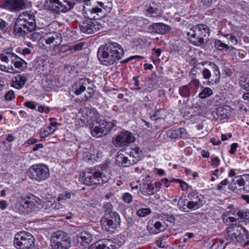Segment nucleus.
Here are the masks:
<instances>
[{
  "label": "nucleus",
  "instance_id": "f257e3e1",
  "mask_svg": "<svg viewBox=\"0 0 249 249\" xmlns=\"http://www.w3.org/2000/svg\"><path fill=\"white\" fill-rule=\"evenodd\" d=\"M79 124L82 126H89L91 135L99 138L107 135L115 125L117 122L113 120L107 122L99 121L100 114L93 107H83L79 111Z\"/></svg>",
  "mask_w": 249,
  "mask_h": 249
},
{
  "label": "nucleus",
  "instance_id": "f03ea898",
  "mask_svg": "<svg viewBox=\"0 0 249 249\" xmlns=\"http://www.w3.org/2000/svg\"><path fill=\"white\" fill-rule=\"evenodd\" d=\"M79 4L83 7L82 14L85 18L79 23L81 32L90 34L99 31L102 27V24L92 19L102 17L103 10L97 7L90 8V0H79Z\"/></svg>",
  "mask_w": 249,
  "mask_h": 249
},
{
  "label": "nucleus",
  "instance_id": "7ed1b4c3",
  "mask_svg": "<svg viewBox=\"0 0 249 249\" xmlns=\"http://www.w3.org/2000/svg\"><path fill=\"white\" fill-rule=\"evenodd\" d=\"M124 51L121 45L116 42H110L101 46L97 52L99 60L104 65L114 64L122 58Z\"/></svg>",
  "mask_w": 249,
  "mask_h": 249
},
{
  "label": "nucleus",
  "instance_id": "20e7f679",
  "mask_svg": "<svg viewBox=\"0 0 249 249\" xmlns=\"http://www.w3.org/2000/svg\"><path fill=\"white\" fill-rule=\"evenodd\" d=\"M36 29L34 14L25 11L20 14L16 20L13 30L14 33L18 36L32 32Z\"/></svg>",
  "mask_w": 249,
  "mask_h": 249
},
{
  "label": "nucleus",
  "instance_id": "39448f33",
  "mask_svg": "<svg viewBox=\"0 0 249 249\" xmlns=\"http://www.w3.org/2000/svg\"><path fill=\"white\" fill-rule=\"evenodd\" d=\"M80 176H82L84 183L88 185L93 184L102 185L107 182L110 178L108 167L106 164L100 165L93 173H83Z\"/></svg>",
  "mask_w": 249,
  "mask_h": 249
},
{
  "label": "nucleus",
  "instance_id": "423d86ee",
  "mask_svg": "<svg viewBox=\"0 0 249 249\" xmlns=\"http://www.w3.org/2000/svg\"><path fill=\"white\" fill-rule=\"evenodd\" d=\"M41 199L34 195L22 196L15 206V211L21 214L30 213L41 204Z\"/></svg>",
  "mask_w": 249,
  "mask_h": 249
},
{
  "label": "nucleus",
  "instance_id": "0eeeda50",
  "mask_svg": "<svg viewBox=\"0 0 249 249\" xmlns=\"http://www.w3.org/2000/svg\"><path fill=\"white\" fill-rule=\"evenodd\" d=\"M210 29L205 24H199L192 27L187 35L189 40L194 45L200 46L202 44L207 37L209 36Z\"/></svg>",
  "mask_w": 249,
  "mask_h": 249
},
{
  "label": "nucleus",
  "instance_id": "6e6552de",
  "mask_svg": "<svg viewBox=\"0 0 249 249\" xmlns=\"http://www.w3.org/2000/svg\"><path fill=\"white\" fill-rule=\"evenodd\" d=\"M79 155L83 160L90 163L97 161L102 156L98 147H95L89 143H81L79 146Z\"/></svg>",
  "mask_w": 249,
  "mask_h": 249
},
{
  "label": "nucleus",
  "instance_id": "1a4fd4ad",
  "mask_svg": "<svg viewBox=\"0 0 249 249\" xmlns=\"http://www.w3.org/2000/svg\"><path fill=\"white\" fill-rule=\"evenodd\" d=\"M26 173L29 178L37 182L45 180L50 177L48 166L43 163L32 165L28 168Z\"/></svg>",
  "mask_w": 249,
  "mask_h": 249
},
{
  "label": "nucleus",
  "instance_id": "9d476101",
  "mask_svg": "<svg viewBox=\"0 0 249 249\" xmlns=\"http://www.w3.org/2000/svg\"><path fill=\"white\" fill-rule=\"evenodd\" d=\"M227 235L226 240L227 243L234 240L242 242L245 239L249 238L248 231L243 227L239 225H231L229 226L227 231Z\"/></svg>",
  "mask_w": 249,
  "mask_h": 249
},
{
  "label": "nucleus",
  "instance_id": "9b49d317",
  "mask_svg": "<svg viewBox=\"0 0 249 249\" xmlns=\"http://www.w3.org/2000/svg\"><path fill=\"white\" fill-rule=\"evenodd\" d=\"M35 239L29 232L20 231L15 235L14 244L18 249H30L35 244Z\"/></svg>",
  "mask_w": 249,
  "mask_h": 249
},
{
  "label": "nucleus",
  "instance_id": "f8f14e48",
  "mask_svg": "<svg viewBox=\"0 0 249 249\" xmlns=\"http://www.w3.org/2000/svg\"><path fill=\"white\" fill-rule=\"evenodd\" d=\"M68 233L61 231L54 232L51 236V246L53 249H68L70 246Z\"/></svg>",
  "mask_w": 249,
  "mask_h": 249
},
{
  "label": "nucleus",
  "instance_id": "ddd939ff",
  "mask_svg": "<svg viewBox=\"0 0 249 249\" xmlns=\"http://www.w3.org/2000/svg\"><path fill=\"white\" fill-rule=\"evenodd\" d=\"M73 1L68 0H46L45 5L56 13L66 12L75 4Z\"/></svg>",
  "mask_w": 249,
  "mask_h": 249
},
{
  "label": "nucleus",
  "instance_id": "4468645a",
  "mask_svg": "<svg viewBox=\"0 0 249 249\" xmlns=\"http://www.w3.org/2000/svg\"><path fill=\"white\" fill-rule=\"evenodd\" d=\"M121 218L117 212L104 215L101 220V225L103 229L107 231L113 232L120 227Z\"/></svg>",
  "mask_w": 249,
  "mask_h": 249
},
{
  "label": "nucleus",
  "instance_id": "2eb2a0df",
  "mask_svg": "<svg viewBox=\"0 0 249 249\" xmlns=\"http://www.w3.org/2000/svg\"><path fill=\"white\" fill-rule=\"evenodd\" d=\"M0 60L8 63L11 61L15 68L23 71L27 67V63L21 58L11 52H5L0 54Z\"/></svg>",
  "mask_w": 249,
  "mask_h": 249
},
{
  "label": "nucleus",
  "instance_id": "dca6fc26",
  "mask_svg": "<svg viewBox=\"0 0 249 249\" xmlns=\"http://www.w3.org/2000/svg\"><path fill=\"white\" fill-rule=\"evenodd\" d=\"M211 69L204 68L202 73L203 78L207 80L209 85L216 84L219 82L220 71L219 67L213 63H210Z\"/></svg>",
  "mask_w": 249,
  "mask_h": 249
},
{
  "label": "nucleus",
  "instance_id": "f3484780",
  "mask_svg": "<svg viewBox=\"0 0 249 249\" xmlns=\"http://www.w3.org/2000/svg\"><path fill=\"white\" fill-rule=\"evenodd\" d=\"M62 41L61 34L56 32L46 33L41 38V43L44 46L48 45L53 48L59 46Z\"/></svg>",
  "mask_w": 249,
  "mask_h": 249
},
{
  "label": "nucleus",
  "instance_id": "a211bd4d",
  "mask_svg": "<svg viewBox=\"0 0 249 249\" xmlns=\"http://www.w3.org/2000/svg\"><path fill=\"white\" fill-rule=\"evenodd\" d=\"M135 140V138L133 135L126 131L121 132L116 137L113 138L112 143L116 147H121L133 142Z\"/></svg>",
  "mask_w": 249,
  "mask_h": 249
},
{
  "label": "nucleus",
  "instance_id": "6ab92c4d",
  "mask_svg": "<svg viewBox=\"0 0 249 249\" xmlns=\"http://www.w3.org/2000/svg\"><path fill=\"white\" fill-rule=\"evenodd\" d=\"M189 201L187 203V207L190 209H197L203 204V196L196 191L191 192L189 195Z\"/></svg>",
  "mask_w": 249,
  "mask_h": 249
},
{
  "label": "nucleus",
  "instance_id": "aec40b11",
  "mask_svg": "<svg viewBox=\"0 0 249 249\" xmlns=\"http://www.w3.org/2000/svg\"><path fill=\"white\" fill-rule=\"evenodd\" d=\"M115 161L119 166L122 167H128L134 164V160L130 159L124 149H122L118 152L115 157Z\"/></svg>",
  "mask_w": 249,
  "mask_h": 249
},
{
  "label": "nucleus",
  "instance_id": "412c9836",
  "mask_svg": "<svg viewBox=\"0 0 249 249\" xmlns=\"http://www.w3.org/2000/svg\"><path fill=\"white\" fill-rule=\"evenodd\" d=\"M166 228V225L162 220L153 219L148 223L147 229L148 231L151 234H157L164 231Z\"/></svg>",
  "mask_w": 249,
  "mask_h": 249
},
{
  "label": "nucleus",
  "instance_id": "4be33fe9",
  "mask_svg": "<svg viewBox=\"0 0 249 249\" xmlns=\"http://www.w3.org/2000/svg\"><path fill=\"white\" fill-rule=\"evenodd\" d=\"M24 6L23 0H5L0 4L1 7L11 11L22 9Z\"/></svg>",
  "mask_w": 249,
  "mask_h": 249
},
{
  "label": "nucleus",
  "instance_id": "5701e85b",
  "mask_svg": "<svg viewBox=\"0 0 249 249\" xmlns=\"http://www.w3.org/2000/svg\"><path fill=\"white\" fill-rule=\"evenodd\" d=\"M160 189V184L155 182L142 184L140 187V191L143 195L148 196L154 195Z\"/></svg>",
  "mask_w": 249,
  "mask_h": 249
},
{
  "label": "nucleus",
  "instance_id": "b1692460",
  "mask_svg": "<svg viewBox=\"0 0 249 249\" xmlns=\"http://www.w3.org/2000/svg\"><path fill=\"white\" fill-rule=\"evenodd\" d=\"M148 29L150 33L163 35L168 33L171 27L163 23H156L149 25Z\"/></svg>",
  "mask_w": 249,
  "mask_h": 249
},
{
  "label": "nucleus",
  "instance_id": "393cba45",
  "mask_svg": "<svg viewBox=\"0 0 249 249\" xmlns=\"http://www.w3.org/2000/svg\"><path fill=\"white\" fill-rule=\"evenodd\" d=\"M115 244L113 240L105 239L97 242L88 249H115Z\"/></svg>",
  "mask_w": 249,
  "mask_h": 249
},
{
  "label": "nucleus",
  "instance_id": "a878e982",
  "mask_svg": "<svg viewBox=\"0 0 249 249\" xmlns=\"http://www.w3.org/2000/svg\"><path fill=\"white\" fill-rule=\"evenodd\" d=\"M133 43L137 49H142L148 47L152 43V39L145 36H140L135 38Z\"/></svg>",
  "mask_w": 249,
  "mask_h": 249
},
{
  "label": "nucleus",
  "instance_id": "bb28decb",
  "mask_svg": "<svg viewBox=\"0 0 249 249\" xmlns=\"http://www.w3.org/2000/svg\"><path fill=\"white\" fill-rule=\"evenodd\" d=\"M92 240V235L89 231H83L79 235V243L82 247L81 249H88V246Z\"/></svg>",
  "mask_w": 249,
  "mask_h": 249
},
{
  "label": "nucleus",
  "instance_id": "cd10ccee",
  "mask_svg": "<svg viewBox=\"0 0 249 249\" xmlns=\"http://www.w3.org/2000/svg\"><path fill=\"white\" fill-rule=\"evenodd\" d=\"M91 81L89 78H82L79 80V94L85 91L86 89L88 90L89 95H86L87 98L91 96L92 88Z\"/></svg>",
  "mask_w": 249,
  "mask_h": 249
},
{
  "label": "nucleus",
  "instance_id": "c85d7f7f",
  "mask_svg": "<svg viewBox=\"0 0 249 249\" xmlns=\"http://www.w3.org/2000/svg\"><path fill=\"white\" fill-rule=\"evenodd\" d=\"M27 81L26 74H18L11 80V86L18 89H21Z\"/></svg>",
  "mask_w": 249,
  "mask_h": 249
},
{
  "label": "nucleus",
  "instance_id": "c756f323",
  "mask_svg": "<svg viewBox=\"0 0 249 249\" xmlns=\"http://www.w3.org/2000/svg\"><path fill=\"white\" fill-rule=\"evenodd\" d=\"M124 150L125 151L126 154L129 157L130 159H131L132 160H134V164L139 160L142 153V150L137 146H135L134 148H126Z\"/></svg>",
  "mask_w": 249,
  "mask_h": 249
},
{
  "label": "nucleus",
  "instance_id": "7c9ffc66",
  "mask_svg": "<svg viewBox=\"0 0 249 249\" xmlns=\"http://www.w3.org/2000/svg\"><path fill=\"white\" fill-rule=\"evenodd\" d=\"M98 6L92 8H99L102 10V16L106 15V13H109L112 8V0H102L101 1L97 2Z\"/></svg>",
  "mask_w": 249,
  "mask_h": 249
},
{
  "label": "nucleus",
  "instance_id": "2f4dec72",
  "mask_svg": "<svg viewBox=\"0 0 249 249\" xmlns=\"http://www.w3.org/2000/svg\"><path fill=\"white\" fill-rule=\"evenodd\" d=\"M169 137L171 139L184 138L187 137L186 129L179 128L175 130H169L167 133Z\"/></svg>",
  "mask_w": 249,
  "mask_h": 249
},
{
  "label": "nucleus",
  "instance_id": "473e14b6",
  "mask_svg": "<svg viewBox=\"0 0 249 249\" xmlns=\"http://www.w3.org/2000/svg\"><path fill=\"white\" fill-rule=\"evenodd\" d=\"M162 13V9L156 7L154 3L150 4L146 6L145 9V15L148 17H160Z\"/></svg>",
  "mask_w": 249,
  "mask_h": 249
},
{
  "label": "nucleus",
  "instance_id": "72a5a7b5",
  "mask_svg": "<svg viewBox=\"0 0 249 249\" xmlns=\"http://www.w3.org/2000/svg\"><path fill=\"white\" fill-rule=\"evenodd\" d=\"M55 130V128H51V126H48L45 129H41L39 131L41 141H44L50 134L53 133Z\"/></svg>",
  "mask_w": 249,
  "mask_h": 249
},
{
  "label": "nucleus",
  "instance_id": "f704fd0d",
  "mask_svg": "<svg viewBox=\"0 0 249 249\" xmlns=\"http://www.w3.org/2000/svg\"><path fill=\"white\" fill-rule=\"evenodd\" d=\"M192 89L188 84L181 86L179 89V93L183 97H188L191 93H193Z\"/></svg>",
  "mask_w": 249,
  "mask_h": 249
},
{
  "label": "nucleus",
  "instance_id": "c9c22d12",
  "mask_svg": "<svg viewBox=\"0 0 249 249\" xmlns=\"http://www.w3.org/2000/svg\"><path fill=\"white\" fill-rule=\"evenodd\" d=\"M201 88L202 90L198 94V97L200 99L207 98L213 94V91L211 88L204 87L203 86Z\"/></svg>",
  "mask_w": 249,
  "mask_h": 249
},
{
  "label": "nucleus",
  "instance_id": "e433bc0d",
  "mask_svg": "<svg viewBox=\"0 0 249 249\" xmlns=\"http://www.w3.org/2000/svg\"><path fill=\"white\" fill-rule=\"evenodd\" d=\"M214 46L216 49H218L219 50H232L233 49H234V48L232 46H229V45L223 43L219 39H216L215 40Z\"/></svg>",
  "mask_w": 249,
  "mask_h": 249
},
{
  "label": "nucleus",
  "instance_id": "4c0bfd02",
  "mask_svg": "<svg viewBox=\"0 0 249 249\" xmlns=\"http://www.w3.org/2000/svg\"><path fill=\"white\" fill-rule=\"evenodd\" d=\"M192 79L190 82L188 84L190 87L192 89L193 94H195L197 92V88L201 87L202 86L200 84L199 79H196V77L192 78Z\"/></svg>",
  "mask_w": 249,
  "mask_h": 249
},
{
  "label": "nucleus",
  "instance_id": "58836bf2",
  "mask_svg": "<svg viewBox=\"0 0 249 249\" xmlns=\"http://www.w3.org/2000/svg\"><path fill=\"white\" fill-rule=\"evenodd\" d=\"M223 36L228 40L229 46L235 45L238 42L237 38L233 34H224Z\"/></svg>",
  "mask_w": 249,
  "mask_h": 249
},
{
  "label": "nucleus",
  "instance_id": "ea45409f",
  "mask_svg": "<svg viewBox=\"0 0 249 249\" xmlns=\"http://www.w3.org/2000/svg\"><path fill=\"white\" fill-rule=\"evenodd\" d=\"M9 24L4 20L0 18V38L2 35L6 32L8 29Z\"/></svg>",
  "mask_w": 249,
  "mask_h": 249
},
{
  "label": "nucleus",
  "instance_id": "a19ab883",
  "mask_svg": "<svg viewBox=\"0 0 249 249\" xmlns=\"http://www.w3.org/2000/svg\"><path fill=\"white\" fill-rule=\"evenodd\" d=\"M239 84L242 88L249 90V76L241 77Z\"/></svg>",
  "mask_w": 249,
  "mask_h": 249
},
{
  "label": "nucleus",
  "instance_id": "79ce46f5",
  "mask_svg": "<svg viewBox=\"0 0 249 249\" xmlns=\"http://www.w3.org/2000/svg\"><path fill=\"white\" fill-rule=\"evenodd\" d=\"M151 213V210L150 208H141L136 212V214L139 217H145Z\"/></svg>",
  "mask_w": 249,
  "mask_h": 249
},
{
  "label": "nucleus",
  "instance_id": "37998d69",
  "mask_svg": "<svg viewBox=\"0 0 249 249\" xmlns=\"http://www.w3.org/2000/svg\"><path fill=\"white\" fill-rule=\"evenodd\" d=\"M0 70L1 71L6 72L9 73H15L18 71L15 70V68L11 65L10 67H6L0 63Z\"/></svg>",
  "mask_w": 249,
  "mask_h": 249
},
{
  "label": "nucleus",
  "instance_id": "c03bdc74",
  "mask_svg": "<svg viewBox=\"0 0 249 249\" xmlns=\"http://www.w3.org/2000/svg\"><path fill=\"white\" fill-rule=\"evenodd\" d=\"M244 176L243 177H235L233 179L232 181L236 183L240 189L243 190V187L244 186Z\"/></svg>",
  "mask_w": 249,
  "mask_h": 249
},
{
  "label": "nucleus",
  "instance_id": "a18cd8bd",
  "mask_svg": "<svg viewBox=\"0 0 249 249\" xmlns=\"http://www.w3.org/2000/svg\"><path fill=\"white\" fill-rule=\"evenodd\" d=\"M229 188L235 193H241L242 190L239 188L237 184L232 181L229 184Z\"/></svg>",
  "mask_w": 249,
  "mask_h": 249
},
{
  "label": "nucleus",
  "instance_id": "49530a36",
  "mask_svg": "<svg viewBox=\"0 0 249 249\" xmlns=\"http://www.w3.org/2000/svg\"><path fill=\"white\" fill-rule=\"evenodd\" d=\"M15 98V92L13 90H9L6 92L4 99L7 101H11Z\"/></svg>",
  "mask_w": 249,
  "mask_h": 249
},
{
  "label": "nucleus",
  "instance_id": "de8ad7c7",
  "mask_svg": "<svg viewBox=\"0 0 249 249\" xmlns=\"http://www.w3.org/2000/svg\"><path fill=\"white\" fill-rule=\"evenodd\" d=\"M69 93L71 99L74 97V94L78 95V87L76 84L73 85L70 89Z\"/></svg>",
  "mask_w": 249,
  "mask_h": 249
},
{
  "label": "nucleus",
  "instance_id": "09e8293b",
  "mask_svg": "<svg viewBox=\"0 0 249 249\" xmlns=\"http://www.w3.org/2000/svg\"><path fill=\"white\" fill-rule=\"evenodd\" d=\"M244 186L243 187V190L246 192H249V175L244 176Z\"/></svg>",
  "mask_w": 249,
  "mask_h": 249
},
{
  "label": "nucleus",
  "instance_id": "8fccbe9b",
  "mask_svg": "<svg viewBox=\"0 0 249 249\" xmlns=\"http://www.w3.org/2000/svg\"><path fill=\"white\" fill-rule=\"evenodd\" d=\"M224 241L221 240L219 244L218 243H214L213 244L212 247L217 249H224L225 246L227 245V243H224Z\"/></svg>",
  "mask_w": 249,
  "mask_h": 249
},
{
  "label": "nucleus",
  "instance_id": "3c124183",
  "mask_svg": "<svg viewBox=\"0 0 249 249\" xmlns=\"http://www.w3.org/2000/svg\"><path fill=\"white\" fill-rule=\"evenodd\" d=\"M71 196V194L69 193L66 192L64 194H61L59 195L57 200L58 201H66L67 198H70Z\"/></svg>",
  "mask_w": 249,
  "mask_h": 249
},
{
  "label": "nucleus",
  "instance_id": "603ef678",
  "mask_svg": "<svg viewBox=\"0 0 249 249\" xmlns=\"http://www.w3.org/2000/svg\"><path fill=\"white\" fill-rule=\"evenodd\" d=\"M113 208V205L110 202L105 203L103 206L104 210L107 212L108 213V214L113 212L112 211Z\"/></svg>",
  "mask_w": 249,
  "mask_h": 249
},
{
  "label": "nucleus",
  "instance_id": "864d4df0",
  "mask_svg": "<svg viewBox=\"0 0 249 249\" xmlns=\"http://www.w3.org/2000/svg\"><path fill=\"white\" fill-rule=\"evenodd\" d=\"M123 201L127 204L130 203L132 200V196L128 193H125L123 196Z\"/></svg>",
  "mask_w": 249,
  "mask_h": 249
},
{
  "label": "nucleus",
  "instance_id": "5fc2aeb1",
  "mask_svg": "<svg viewBox=\"0 0 249 249\" xmlns=\"http://www.w3.org/2000/svg\"><path fill=\"white\" fill-rule=\"evenodd\" d=\"M228 184V180L227 179H225L221 181L219 184L217 185V190L221 191Z\"/></svg>",
  "mask_w": 249,
  "mask_h": 249
},
{
  "label": "nucleus",
  "instance_id": "6e6d98bb",
  "mask_svg": "<svg viewBox=\"0 0 249 249\" xmlns=\"http://www.w3.org/2000/svg\"><path fill=\"white\" fill-rule=\"evenodd\" d=\"M212 164L214 167H217L219 165L220 163V160L217 157H211Z\"/></svg>",
  "mask_w": 249,
  "mask_h": 249
},
{
  "label": "nucleus",
  "instance_id": "4d7b16f0",
  "mask_svg": "<svg viewBox=\"0 0 249 249\" xmlns=\"http://www.w3.org/2000/svg\"><path fill=\"white\" fill-rule=\"evenodd\" d=\"M239 215L244 219L246 222H249V212H239Z\"/></svg>",
  "mask_w": 249,
  "mask_h": 249
},
{
  "label": "nucleus",
  "instance_id": "13d9d810",
  "mask_svg": "<svg viewBox=\"0 0 249 249\" xmlns=\"http://www.w3.org/2000/svg\"><path fill=\"white\" fill-rule=\"evenodd\" d=\"M174 181L178 182L180 183V186L182 191H186V190H187L188 188V185L186 182L182 181L178 179H176L174 180Z\"/></svg>",
  "mask_w": 249,
  "mask_h": 249
},
{
  "label": "nucleus",
  "instance_id": "bf43d9fd",
  "mask_svg": "<svg viewBox=\"0 0 249 249\" xmlns=\"http://www.w3.org/2000/svg\"><path fill=\"white\" fill-rule=\"evenodd\" d=\"M237 147H238V143H237L235 142V143H232L231 145V148H230V150H229V153L231 155L234 154L235 153Z\"/></svg>",
  "mask_w": 249,
  "mask_h": 249
},
{
  "label": "nucleus",
  "instance_id": "052dcab7",
  "mask_svg": "<svg viewBox=\"0 0 249 249\" xmlns=\"http://www.w3.org/2000/svg\"><path fill=\"white\" fill-rule=\"evenodd\" d=\"M157 183H159L160 186L163 185L165 187H168L170 186V182H169L166 178H163L161 179L160 182H157Z\"/></svg>",
  "mask_w": 249,
  "mask_h": 249
},
{
  "label": "nucleus",
  "instance_id": "680f3d73",
  "mask_svg": "<svg viewBox=\"0 0 249 249\" xmlns=\"http://www.w3.org/2000/svg\"><path fill=\"white\" fill-rule=\"evenodd\" d=\"M24 105L32 109H34L36 108V106L34 104L33 102L32 101H27L24 103Z\"/></svg>",
  "mask_w": 249,
  "mask_h": 249
},
{
  "label": "nucleus",
  "instance_id": "e2e57ef3",
  "mask_svg": "<svg viewBox=\"0 0 249 249\" xmlns=\"http://www.w3.org/2000/svg\"><path fill=\"white\" fill-rule=\"evenodd\" d=\"M232 137V134L231 133H229L227 134H222L221 135V140L222 141H225L227 140L228 139L231 138Z\"/></svg>",
  "mask_w": 249,
  "mask_h": 249
},
{
  "label": "nucleus",
  "instance_id": "0e129e2a",
  "mask_svg": "<svg viewBox=\"0 0 249 249\" xmlns=\"http://www.w3.org/2000/svg\"><path fill=\"white\" fill-rule=\"evenodd\" d=\"M31 37L34 40H39V42L41 43V38L42 36H38L36 33L34 32L32 34Z\"/></svg>",
  "mask_w": 249,
  "mask_h": 249
},
{
  "label": "nucleus",
  "instance_id": "69168bd1",
  "mask_svg": "<svg viewBox=\"0 0 249 249\" xmlns=\"http://www.w3.org/2000/svg\"><path fill=\"white\" fill-rule=\"evenodd\" d=\"M31 52V50L29 48H25L22 50L21 54L23 55L29 54Z\"/></svg>",
  "mask_w": 249,
  "mask_h": 249
},
{
  "label": "nucleus",
  "instance_id": "338daca9",
  "mask_svg": "<svg viewBox=\"0 0 249 249\" xmlns=\"http://www.w3.org/2000/svg\"><path fill=\"white\" fill-rule=\"evenodd\" d=\"M152 51L154 52L157 56L159 57L160 55L161 52V50L160 49H156V48H154L152 49Z\"/></svg>",
  "mask_w": 249,
  "mask_h": 249
},
{
  "label": "nucleus",
  "instance_id": "774afa93",
  "mask_svg": "<svg viewBox=\"0 0 249 249\" xmlns=\"http://www.w3.org/2000/svg\"><path fill=\"white\" fill-rule=\"evenodd\" d=\"M242 98L245 100L249 101V90L242 95Z\"/></svg>",
  "mask_w": 249,
  "mask_h": 249
}]
</instances>
